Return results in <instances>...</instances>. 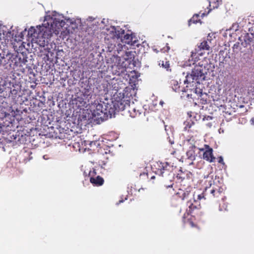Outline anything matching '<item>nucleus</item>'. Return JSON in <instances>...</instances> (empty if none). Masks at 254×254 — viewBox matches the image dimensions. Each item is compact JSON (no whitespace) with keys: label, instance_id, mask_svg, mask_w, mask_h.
<instances>
[{"label":"nucleus","instance_id":"obj_1","mask_svg":"<svg viewBox=\"0 0 254 254\" xmlns=\"http://www.w3.org/2000/svg\"><path fill=\"white\" fill-rule=\"evenodd\" d=\"M206 188L204 194L207 195V198L215 199L219 201V199H224V185L222 180L216 176L207 175L205 181Z\"/></svg>","mask_w":254,"mask_h":254},{"label":"nucleus","instance_id":"obj_2","mask_svg":"<svg viewBox=\"0 0 254 254\" xmlns=\"http://www.w3.org/2000/svg\"><path fill=\"white\" fill-rule=\"evenodd\" d=\"M4 59L3 62L5 61L6 64H9L10 66L12 65L15 66H22L23 64H25L27 62V57L21 54L14 55L11 54H7L4 55Z\"/></svg>","mask_w":254,"mask_h":254},{"label":"nucleus","instance_id":"obj_3","mask_svg":"<svg viewBox=\"0 0 254 254\" xmlns=\"http://www.w3.org/2000/svg\"><path fill=\"white\" fill-rule=\"evenodd\" d=\"M193 202L192 203L191 199H190L187 202V206L188 208H187L186 211L184 214L183 217V221L185 222V218L187 216L189 215L192 217H195L198 216L201 214L200 206L198 204L195 198H193Z\"/></svg>","mask_w":254,"mask_h":254},{"label":"nucleus","instance_id":"obj_4","mask_svg":"<svg viewBox=\"0 0 254 254\" xmlns=\"http://www.w3.org/2000/svg\"><path fill=\"white\" fill-rule=\"evenodd\" d=\"M90 111L92 117L102 121L106 120V116L104 112V104L94 103L90 106Z\"/></svg>","mask_w":254,"mask_h":254},{"label":"nucleus","instance_id":"obj_5","mask_svg":"<svg viewBox=\"0 0 254 254\" xmlns=\"http://www.w3.org/2000/svg\"><path fill=\"white\" fill-rule=\"evenodd\" d=\"M158 168L155 171L156 175L163 177H166L172 173V166L167 162L157 163Z\"/></svg>","mask_w":254,"mask_h":254},{"label":"nucleus","instance_id":"obj_6","mask_svg":"<svg viewBox=\"0 0 254 254\" xmlns=\"http://www.w3.org/2000/svg\"><path fill=\"white\" fill-rule=\"evenodd\" d=\"M200 151H203V159L206 161L212 163L214 162L216 160V158L213 154V149L210 147L208 145L205 144L204 148H199Z\"/></svg>","mask_w":254,"mask_h":254},{"label":"nucleus","instance_id":"obj_7","mask_svg":"<svg viewBox=\"0 0 254 254\" xmlns=\"http://www.w3.org/2000/svg\"><path fill=\"white\" fill-rule=\"evenodd\" d=\"M102 104H104L103 109L106 119L108 117L111 118L112 117H114L116 114V108L113 101L107 103L103 102Z\"/></svg>","mask_w":254,"mask_h":254},{"label":"nucleus","instance_id":"obj_8","mask_svg":"<svg viewBox=\"0 0 254 254\" xmlns=\"http://www.w3.org/2000/svg\"><path fill=\"white\" fill-rule=\"evenodd\" d=\"M184 189L185 190H183V189H180L179 191L177 193L182 199L189 200L190 199V198H191L192 196H193V198L195 197L194 194L191 191V187L187 186V188H185Z\"/></svg>","mask_w":254,"mask_h":254},{"label":"nucleus","instance_id":"obj_9","mask_svg":"<svg viewBox=\"0 0 254 254\" xmlns=\"http://www.w3.org/2000/svg\"><path fill=\"white\" fill-rule=\"evenodd\" d=\"M113 102L116 108V112L126 110H127L128 105L130 103L128 100H125L123 99L119 100H115Z\"/></svg>","mask_w":254,"mask_h":254},{"label":"nucleus","instance_id":"obj_10","mask_svg":"<svg viewBox=\"0 0 254 254\" xmlns=\"http://www.w3.org/2000/svg\"><path fill=\"white\" fill-rule=\"evenodd\" d=\"M205 69H202L200 65L196 64L193 69L192 71L191 76H193V79H197L199 77H203L205 74H207Z\"/></svg>","mask_w":254,"mask_h":254},{"label":"nucleus","instance_id":"obj_11","mask_svg":"<svg viewBox=\"0 0 254 254\" xmlns=\"http://www.w3.org/2000/svg\"><path fill=\"white\" fill-rule=\"evenodd\" d=\"M11 32L7 31L6 27L2 26L0 27V42L1 44L6 43L10 37Z\"/></svg>","mask_w":254,"mask_h":254},{"label":"nucleus","instance_id":"obj_12","mask_svg":"<svg viewBox=\"0 0 254 254\" xmlns=\"http://www.w3.org/2000/svg\"><path fill=\"white\" fill-rule=\"evenodd\" d=\"M197 64H198L202 69H205V71L207 72H208L211 67L210 59L206 57L204 58L201 61L198 62Z\"/></svg>","mask_w":254,"mask_h":254},{"label":"nucleus","instance_id":"obj_13","mask_svg":"<svg viewBox=\"0 0 254 254\" xmlns=\"http://www.w3.org/2000/svg\"><path fill=\"white\" fill-rule=\"evenodd\" d=\"M127 112L131 118H135L140 115V112L138 109H136L133 103L128 105Z\"/></svg>","mask_w":254,"mask_h":254},{"label":"nucleus","instance_id":"obj_14","mask_svg":"<svg viewBox=\"0 0 254 254\" xmlns=\"http://www.w3.org/2000/svg\"><path fill=\"white\" fill-rule=\"evenodd\" d=\"M211 41L208 39L207 40H204L198 46V50L196 49V51L198 52L201 50H209L210 48Z\"/></svg>","mask_w":254,"mask_h":254},{"label":"nucleus","instance_id":"obj_15","mask_svg":"<svg viewBox=\"0 0 254 254\" xmlns=\"http://www.w3.org/2000/svg\"><path fill=\"white\" fill-rule=\"evenodd\" d=\"M209 1V9L207 13H205L204 12L201 13V16L203 17L205 15H206L211 9L216 8L219 6V1L218 0H208Z\"/></svg>","mask_w":254,"mask_h":254},{"label":"nucleus","instance_id":"obj_16","mask_svg":"<svg viewBox=\"0 0 254 254\" xmlns=\"http://www.w3.org/2000/svg\"><path fill=\"white\" fill-rule=\"evenodd\" d=\"M90 181L92 184L97 186H102L104 182V180L103 178L100 176H98L96 178L92 177H90Z\"/></svg>","mask_w":254,"mask_h":254},{"label":"nucleus","instance_id":"obj_17","mask_svg":"<svg viewBox=\"0 0 254 254\" xmlns=\"http://www.w3.org/2000/svg\"><path fill=\"white\" fill-rule=\"evenodd\" d=\"M253 38V35H250L249 33H247L244 37V42H242V45L245 47H247L251 44Z\"/></svg>","mask_w":254,"mask_h":254},{"label":"nucleus","instance_id":"obj_18","mask_svg":"<svg viewBox=\"0 0 254 254\" xmlns=\"http://www.w3.org/2000/svg\"><path fill=\"white\" fill-rule=\"evenodd\" d=\"M186 171L182 172L180 171V173H178L177 175V178L178 180H180L181 185L186 186Z\"/></svg>","mask_w":254,"mask_h":254},{"label":"nucleus","instance_id":"obj_19","mask_svg":"<svg viewBox=\"0 0 254 254\" xmlns=\"http://www.w3.org/2000/svg\"><path fill=\"white\" fill-rule=\"evenodd\" d=\"M193 181V175L189 171H186V184L187 186L191 187V184Z\"/></svg>","mask_w":254,"mask_h":254},{"label":"nucleus","instance_id":"obj_20","mask_svg":"<svg viewBox=\"0 0 254 254\" xmlns=\"http://www.w3.org/2000/svg\"><path fill=\"white\" fill-rule=\"evenodd\" d=\"M194 125V121L191 119H188L184 122V130L188 131H191L190 128Z\"/></svg>","mask_w":254,"mask_h":254},{"label":"nucleus","instance_id":"obj_21","mask_svg":"<svg viewBox=\"0 0 254 254\" xmlns=\"http://www.w3.org/2000/svg\"><path fill=\"white\" fill-rule=\"evenodd\" d=\"M226 197L224 199L219 200V210L220 211H225L227 210L228 203L225 202Z\"/></svg>","mask_w":254,"mask_h":254},{"label":"nucleus","instance_id":"obj_22","mask_svg":"<svg viewBox=\"0 0 254 254\" xmlns=\"http://www.w3.org/2000/svg\"><path fill=\"white\" fill-rule=\"evenodd\" d=\"M198 22L201 23L200 19H199V15L198 14H195L189 20V25L190 26L191 23L196 24Z\"/></svg>","mask_w":254,"mask_h":254},{"label":"nucleus","instance_id":"obj_23","mask_svg":"<svg viewBox=\"0 0 254 254\" xmlns=\"http://www.w3.org/2000/svg\"><path fill=\"white\" fill-rule=\"evenodd\" d=\"M188 159L193 161L195 159V151L193 150H188L186 153Z\"/></svg>","mask_w":254,"mask_h":254},{"label":"nucleus","instance_id":"obj_24","mask_svg":"<svg viewBox=\"0 0 254 254\" xmlns=\"http://www.w3.org/2000/svg\"><path fill=\"white\" fill-rule=\"evenodd\" d=\"M7 91L8 92V96L11 97L12 98H15L16 97L17 93H18V90L16 89L15 88H13V89H11V88L7 87Z\"/></svg>","mask_w":254,"mask_h":254},{"label":"nucleus","instance_id":"obj_25","mask_svg":"<svg viewBox=\"0 0 254 254\" xmlns=\"http://www.w3.org/2000/svg\"><path fill=\"white\" fill-rule=\"evenodd\" d=\"M226 49L224 50H221L219 53V56L220 60L223 59V58H228V59L230 58V56L229 55V52H226L225 50Z\"/></svg>","mask_w":254,"mask_h":254},{"label":"nucleus","instance_id":"obj_26","mask_svg":"<svg viewBox=\"0 0 254 254\" xmlns=\"http://www.w3.org/2000/svg\"><path fill=\"white\" fill-rule=\"evenodd\" d=\"M123 40L125 41V43L127 44H132V36L131 34L127 33L123 37Z\"/></svg>","mask_w":254,"mask_h":254},{"label":"nucleus","instance_id":"obj_27","mask_svg":"<svg viewBox=\"0 0 254 254\" xmlns=\"http://www.w3.org/2000/svg\"><path fill=\"white\" fill-rule=\"evenodd\" d=\"M188 115L189 116L190 119H193L196 121L200 119V115L199 114L195 113L194 112H190L188 113Z\"/></svg>","mask_w":254,"mask_h":254},{"label":"nucleus","instance_id":"obj_28","mask_svg":"<svg viewBox=\"0 0 254 254\" xmlns=\"http://www.w3.org/2000/svg\"><path fill=\"white\" fill-rule=\"evenodd\" d=\"M194 140L193 139H190L187 141V143L189 146V150H195L196 148V146L193 143Z\"/></svg>","mask_w":254,"mask_h":254},{"label":"nucleus","instance_id":"obj_29","mask_svg":"<svg viewBox=\"0 0 254 254\" xmlns=\"http://www.w3.org/2000/svg\"><path fill=\"white\" fill-rule=\"evenodd\" d=\"M159 65H161V66L162 67H163L165 68H166L167 70H171V69H169V68H170V63H169V61L164 62V61H163L161 62V63H159Z\"/></svg>","mask_w":254,"mask_h":254},{"label":"nucleus","instance_id":"obj_30","mask_svg":"<svg viewBox=\"0 0 254 254\" xmlns=\"http://www.w3.org/2000/svg\"><path fill=\"white\" fill-rule=\"evenodd\" d=\"M36 32V30L34 28L31 27L28 31V35L31 37H36V35H35Z\"/></svg>","mask_w":254,"mask_h":254},{"label":"nucleus","instance_id":"obj_31","mask_svg":"<svg viewBox=\"0 0 254 254\" xmlns=\"http://www.w3.org/2000/svg\"><path fill=\"white\" fill-rule=\"evenodd\" d=\"M204 198V199L207 198V195L204 194V190L201 194L197 195V201L200 200L201 199Z\"/></svg>","mask_w":254,"mask_h":254},{"label":"nucleus","instance_id":"obj_32","mask_svg":"<svg viewBox=\"0 0 254 254\" xmlns=\"http://www.w3.org/2000/svg\"><path fill=\"white\" fill-rule=\"evenodd\" d=\"M92 170H90L89 172V177H94V176L96 175V171L94 169H92Z\"/></svg>","mask_w":254,"mask_h":254},{"label":"nucleus","instance_id":"obj_33","mask_svg":"<svg viewBox=\"0 0 254 254\" xmlns=\"http://www.w3.org/2000/svg\"><path fill=\"white\" fill-rule=\"evenodd\" d=\"M174 86L173 87V89L175 91H177L179 88V86H178V82L176 81H173Z\"/></svg>","mask_w":254,"mask_h":254},{"label":"nucleus","instance_id":"obj_34","mask_svg":"<svg viewBox=\"0 0 254 254\" xmlns=\"http://www.w3.org/2000/svg\"><path fill=\"white\" fill-rule=\"evenodd\" d=\"M229 59H228V58H223V59H222V61L220 62L219 65L221 66L222 64H223L224 63L227 62Z\"/></svg>","mask_w":254,"mask_h":254},{"label":"nucleus","instance_id":"obj_35","mask_svg":"<svg viewBox=\"0 0 254 254\" xmlns=\"http://www.w3.org/2000/svg\"><path fill=\"white\" fill-rule=\"evenodd\" d=\"M102 85L103 86V87L104 88L106 87V89H105V88L104 89V92H108V83H107V82H105L104 83L102 84Z\"/></svg>","mask_w":254,"mask_h":254},{"label":"nucleus","instance_id":"obj_36","mask_svg":"<svg viewBox=\"0 0 254 254\" xmlns=\"http://www.w3.org/2000/svg\"><path fill=\"white\" fill-rule=\"evenodd\" d=\"M217 159L219 163L221 164L222 165H225V163L223 161V158L222 156L218 157Z\"/></svg>","mask_w":254,"mask_h":254},{"label":"nucleus","instance_id":"obj_37","mask_svg":"<svg viewBox=\"0 0 254 254\" xmlns=\"http://www.w3.org/2000/svg\"><path fill=\"white\" fill-rule=\"evenodd\" d=\"M239 48H240V46H239V43H237L235 44L233 46V49L234 52H235V50L236 49L239 50Z\"/></svg>","mask_w":254,"mask_h":254},{"label":"nucleus","instance_id":"obj_38","mask_svg":"<svg viewBox=\"0 0 254 254\" xmlns=\"http://www.w3.org/2000/svg\"><path fill=\"white\" fill-rule=\"evenodd\" d=\"M0 113H1L2 115H0V118H3V117H5L6 115H7V116H9V113H7V114L5 113H4L3 114L2 112H0Z\"/></svg>","mask_w":254,"mask_h":254},{"label":"nucleus","instance_id":"obj_39","mask_svg":"<svg viewBox=\"0 0 254 254\" xmlns=\"http://www.w3.org/2000/svg\"><path fill=\"white\" fill-rule=\"evenodd\" d=\"M170 49V47L168 46V44H166V50H164L165 52H168Z\"/></svg>","mask_w":254,"mask_h":254},{"label":"nucleus","instance_id":"obj_40","mask_svg":"<svg viewBox=\"0 0 254 254\" xmlns=\"http://www.w3.org/2000/svg\"><path fill=\"white\" fill-rule=\"evenodd\" d=\"M252 125H254V117L252 118L250 121Z\"/></svg>","mask_w":254,"mask_h":254},{"label":"nucleus","instance_id":"obj_41","mask_svg":"<svg viewBox=\"0 0 254 254\" xmlns=\"http://www.w3.org/2000/svg\"><path fill=\"white\" fill-rule=\"evenodd\" d=\"M208 119H212V117H211L210 116H208L207 118V120H208Z\"/></svg>","mask_w":254,"mask_h":254},{"label":"nucleus","instance_id":"obj_42","mask_svg":"<svg viewBox=\"0 0 254 254\" xmlns=\"http://www.w3.org/2000/svg\"><path fill=\"white\" fill-rule=\"evenodd\" d=\"M155 177L154 176H153L151 177V179H155Z\"/></svg>","mask_w":254,"mask_h":254},{"label":"nucleus","instance_id":"obj_43","mask_svg":"<svg viewBox=\"0 0 254 254\" xmlns=\"http://www.w3.org/2000/svg\"><path fill=\"white\" fill-rule=\"evenodd\" d=\"M123 202V200H120V201H119V203H118V204L120 203Z\"/></svg>","mask_w":254,"mask_h":254},{"label":"nucleus","instance_id":"obj_44","mask_svg":"<svg viewBox=\"0 0 254 254\" xmlns=\"http://www.w3.org/2000/svg\"><path fill=\"white\" fill-rule=\"evenodd\" d=\"M175 152L174 151L173 153H171V154H174Z\"/></svg>","mask_w":254,"mask_h":254}]
</instances>
